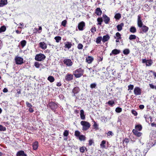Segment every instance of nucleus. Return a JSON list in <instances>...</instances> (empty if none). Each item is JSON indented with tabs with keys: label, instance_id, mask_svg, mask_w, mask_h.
I'll return each instance as SVG.
<instances>
[{
	"label": "nucleus",
	"instance_id": "nucleus-1",
	"mask_svg": "<svg viewBox=\"0 0 156 156\" xmlns=\"http://www.w3.org/2000/svg\"><path fill=\"white\" fill-rule=\"evenodd\" d=\"M84 70L79 68L73 72V74L76 78H80L83 75Z\"/></svg>",
	"mask_w": 156,
	"mask_h": 156
},
{
	"label": "nucleus",
	"instance_id": "nucleus-2",
	"mask_svg": "<svg viewBox=\"0 0 156 156\" xmlns=\"http://www.w3.org/2000/svg\"><path fill=\"white\" fill-rule=\"evenodd\" d=\"M80 124L83 126L82 129L83 131L87 130L90 127V123L87 121H82L81 122Z\"/></svg>",
	"mask_w": 156,
	"mask_h": 156
},
{
	"label": "nucleus",
	"instance_id": "nucleus-3",
	"mask_svg": "<svg viewBox=\"0 0 156 156\" xmlns=\"http://www.w3.org/2000/svg\"><path fill=\"white\" fill-rule=\"evenodd\" d=\"M46 58L45 55L42 54H39L36 55L35 59L36 60L41 61L44 60Z\"/></svg>",
	"mask_w": 156,
	"mask_h": 156
},
{
	"label": "nucleus",
	"instance_id": "nucleus-4",
	"mask_svg": "<svg viewBox=\"0 0 156 156\" xmlns=\"http://www.w3.org/2000/svg\"><path fill=\"white\" fill-rule=\"evenodd\" d=\"M48 106L51 108L54 112L58 106L57 104L53 102H49L48 104Z\"/></svg>",
	"mask_w": 156,
	"mask_h": 156
},
{
	"label": "nucleus",
	"instance_id": "nucleus-5",
	"mask_svg": "<svg viewBox=\"0 0 156 156\" xmlns=\"http://www.w3.org/2000/svg\"><path fill=\"white\" fill-rule=\"evenodd\" d=\"M140 33L143 34L147 32L149 29L148 27L145 25H144L142 27H140Z\"/></svg>",
	"mask_w": 156,
	"mask_h": 156
},
{
	"label": "nucleus",
	"instance_id": "nucleus-6",
	"mask_svg": "<svg viewBox=\"0 0 156 156\" xmlns=\"http://www.w3.org/2000/svg\"><path fill=\"white\" fill-rule=\"evenodd\" d=\"M85 24L84 22L81 21L78 24V28L79 30L82 31L85 28Z\"/></svg>",
	"mask_w": 156,
	"mask_h": 156
},
{
	"label": "nucleus",
	"instance_id": "nucleus-7",
	"mask_svg": "<svg viewBox=\"0 0 156 156\" xmlns=\"http://www.w3.org/2000/svg\"><path fill=\"white\" fill-rule=\"evenodd\" d=\"M16 64L18 65L22 64L23 63V58L17 56L15 58Z\"/></svg>",
	"mask_w": 156,
	"mask_h": 156
},
{
	"label": "nucleus",
	"instance_id": "nucleus-8",
	"mask_svg": "<svg viewBox=\"0 0 156 156\" xmlns=\"http://www.w3.org/2000/svg\"><path fill=\"white\" fill-rule=\"evenodd\" d=\"M134 93L136 95H140L141 93V90L139 87H136L134 90Z\"/></svg>",
	"mask_w": 156,
	"mask_h": 156
},
{
	"label": "nucleus",
	"instance_id": "nucleus-9",
	"mask_svg": "<svg viewBox=\"0 0 156 156\" xmlns=\"http://www.w3.org/2000/svg\"><path fill=\"white\" fill-rule=\"evenodd\" d=\"M150 137L151 138L152 140V145L154 142V141L156 140V132H153L151 133L150 135Z\"/></svg>",
	"mask_w": 156,
	"mask_h": 156
},
{
	"label": "nucleus",
	"instance_id": "nucleus-10",
	"mask_svg": "<svg viewBox=\"0 0 156 156\" xmlns=\"http://www.w3.org/2000/svg\"><path fill=\"white\" fill-rule=\"evenodd\" d=\"M143 24L141 20V17L140 15H139L138 16L137 19V25L139 27H142L143 26Z\"/></svg>",
	"mask_w": 156,
	"mask_h": 156
},
{
	"label": "nucleus",
	"instance_id": "nucleus-11",
	"mask_svg": "<svg viewBox=\"0 0 156 156\" xmlns=\"http://www.w3.org/2000/svg\"><path fill=\"white\" fill-rule=\"evenodd\" d=\"M63 62L65 65L68 66H71L73 64L72 62L70 59H65L64 60Z\"/></svg>",
	"mask_w": 156,
	"mask_h": 156
},
{
	"label": "nucleus",
	"instance_id": "nucleus-12",
	"mask_svg": "<svg viewBox=\"0 0 156 156\" xmlns=\"http://www.w3.org/2000/svg\"><path fill=\"white\" fill-rule=\"evenodd\" d=\"M73 75L71 74L67 73L65 77V79L67 81H69L73 79Z\"/></svg>",
	"mask_w": 156,
	"mask_h": 156
},
{
	"label": "nucleus",
	"instance_id": "nucleus-13",
	"mask_svg": "<svg viewBox=\"0 0 156 156\" xmlns=\"http://www.w3.org/2000/svg\"><path fill=\"white\" fill-rule=\"evenodd\" d=\"M39 47L43 50H45L47 48L46 44L44 42H40L39 44Z\"/></svg>",
	"mask_w": 156,
	"mask_h": 156
},
{
	"label": "nucleus",
	"instance_id": "nucleus-14",
	"mask_svg": "<svg viewBox=\"0 0 156 156\" xmlns=\"http://www.w3.org/2000/svg\"><path fill=\"white\" fill-rule=\"evenodd\" d=\"M144 117L146 121L148 123L152 122V118L149 115H144Z\"/></svg>",
	"mask_w": 156,
	"mask_h": 156
},
{
	"label": "nucleus",
	"instance_id": "nucleus-15",
	"mask_svg": "<svg viewBox=\"0 0 156 156\" xmlns=\"http://www.w3.org/2000/svg\"><path fill=\"white\" fill-rule=\"evenodd\" d=\"M104 21L105 23L107 24L109 23L110 21V18L107 16L106 15H103Z\"/></svg>",
	"mask_w": 156,
	"mask_h": 156
},
{
	"label": "nucleus",
	"instance_id": "nucleus-16",
	"mask_svg": "<svg viewBox=\"0 0 156 156\" xmlns=\"http://www.w3.org/2000/svg\"><path fill=\"white\" fill-rule=\"evenodd\" d=\"M93 60V58L90 56H88L86 58V62L89 64L91 63Z\"/></svg>",
	"mask_w": 156,
	"mask_h": 156
},
{
	"label": "nucleus",
	"instance_id": "nucleus-17",
	"mask_svg": "<svg viewBox=\"0 0 156 156\" xmlns=\"http://www.w3.org/2000/svg\"><path fill=\"white\" fill-rule=\"evenodd\" d=\"M132 132L137 137H140L142 135L141 133L138 132L135 129H133Z\"/></svg>",
	"mask_w": 156,
	"mask_h": 156
},
{
	"label": "nucleus",
	"instance_id": "nucleus-18",
	"mask_svg": "<svg viewBox=\"0 0 156 156\" xmlns=\"http://www.w3.org/2000/svg\"><path fill=\"white\" fill-rule=\"evenodd\" d=\"M120 52V51L119 50L117 49H114L113 50L111 53H110V55H116L119 54Z\"/></svg>",
	"mask_w": 156,
	"mask_h": 156
},
{
	"label": "nucleus",
	"instance_id": "nucleus-19",
	"mask_svg": "<svg viewBox=\"0 0 156 156\" xmlns=\"http://www.w3.org/2000/svg\"><path fill=\"white\" fill-rule=\"evenodd\" d=\"M110 38V37L108 34L104 36L102 38V41L103 42L105 43L108 41Z\"/></svg>",
	"mask_w": 156,
	"mask_h": 156
},
{
	"label": "nucleus",
	"instance_id": "nucleus-20",
	"mask_svg": "<svg viewBox=\"0 0 156 156\" xmlns=\"http://www.w3.org/2000/svg\"><path fill=\"white\" fill-rule=\"evenodd\" d=\"M80 117L81 119L84 120L85 119V115H84V112L83 110H80Z\"/></svg>",
	"mask_w": 156,
	"mask_h": 156
},
{
	"label": "nucleus",
	"instance_id": "nucleus-21",
	"mask_svg": "<svg viewBox=\"0 0 156 156\" xmlns=\"http://www.w3.org/2000/svg\"><path fill=\"white\" fill-rule=\"evenodd\" d=\"M33 149L34 150H37L38 147V144L37 141H35L32 144Z\"/></svg>",
	"mask_w": 156,
	"mask_h": 156
},
{
	"label": "nucleus",
	"instance_id": "nucleus-22",
	"mask_svg": "<svg viewBox=\"0 0 156 156\" xmlns=\"http://www.w3.org/2000/svg\"><path fill=\"white\" fill-rule=\"evenodd\" d=\"M65 47L66 48H68V49H69L71 48L72 46L71 43L69 42H66L65 43Z\"/></svg>",
	"mask_w": 156,
	"mask_h": 156
},
{
	"label": "nucleus",
	"instance_id": "nucleus-23",
	"mask_svg": "<svg viewBox=\"0 0 156 156\" xmlns=\"http://www.w3.org/2000/svg\"><path fill=\"white\" fill-rule=\"evenodd\" d=\"M16 156H27L25 154L24 152L23 151H21L17 152L16 154Z\"/></svg>",
	"mask_w": 156,
	"mask_h": 156
},
{
	"label": "nucleus",
	"instance_id": "nucleus-24",
	"mask_svg": "<svg viewBox=\"0 0 156 156\" xmlns=\"http://www.w3.org/2000/svg\"><path fill=\"white\" fill-rule=\"evenodd\" d=\"M80 89L78 87H76L73 89L72 92L75 94L78 93L80 91Z\"/></svg>",
	"mask_w": 156,
	"mask_h": 156
},
{
	"label": "nucleus",
	"instance_id": "nucleus-25",
	"mask_svg": "<svg viewBox=\"0 0 156 156\" xmlns=\"http://www.w3.org/2000/svg\"><path fill=\"white\" fill-rule=\"evenodd\" d=\"M124 26V24L123 23H121L119 24L117 26V30L119 31H120L122 30V27Z\"/></svg>",
	"mask_w": 156,
	"mask_h": 156
},
{
	"label": "nucleus",
	"instance_id": "nucleus-26",
	"mask_svg": "<svg viewBox=\"0 0 156 156\" xmlns=\"http://www.w3.org/2000/svg\"><path fill=\"white\" fill-rule=\"evenodd\" d=\"M7 0H0V3L1 7L7 5Z\"/></svg>",
	"mask_w": 156,
	"mask_h": 156
},
{
	"label": "nucleus",
	"instance_id": "nucleus-27",
	"mask_svg": "<svg viewBox=\"0 0 156 156\" xmlns=\"http://www.w3.org/2000/svg\"><path fill=\"white\" fill-rule=\"evenodd\" d=\"M95 12L97 15L100 16L101 14L102 11L100 8H98L96 9Z\"/></svg>",
	"mask_w": 156,
	"mask_h": 156
},
{
	"label": "nucleus",
	"instance_id": "nucleus-28",
	"mask_svg": "<svg viewBox=\"0 0 156 156\" xmlns=\"http://www.w3.org/2000/svg\"><path fill=\"white\" fill-rule=\"evenodd\" d=\"M106 143V141L105 140H102L100 144V146L101 148H106V146H105V144Z\"/></svg>",
	"mask_w": 156,
	"mask_h": 156
},
{
	"label": "nucleus",
	"instance_id": "nucleus-29",
	"mask_svg": "<svg viewBox=\"0 0 156 156\" xmlns=\"http://www.w3.org/2000/svg\"><path fill=\"white\" fill-rule=\"evenodd\" d=\"M136 29L134 26L131 27L130 28V31L133 33H134L136 32Z\"/></svg>",
	"mask_w": 156,
	"mask_h": 156
},
{
	"label": "nucleus",
	"instance_id": "nucleus-30",
	"mask_svg": "<svg viewBox=\"0 0 156 156\" xmlns=\"http://www.w3.org/2000/svg\"><path fill=\"white\" fill-rule=\"evenodd\" d=\"M135 128L136 130L140 131L142 129V126L140 124H138L135 126Z\"/></svg>",
	"mask_w": 156,
	"mask_h": 156
},
{
	"label": "nucleus",
	"instance_id": "nucleus-31",
	"mask_svg": "<svg viewBox=\"0 0 156 156\" xmlns=\"http://www.w3.org/2000/svg\"><path fill=\"white\" fill-rule=\"evenodd\" d=\"M48 80L50 82L52 83L55 81V78L52 76H49L48 78Z\"/></svg>",
	"mask_w": 156,
	"mask_h": 156
},
{
	"label": "nucleus",
	"instance_id": "nucleus-32",
	"mask_svg": "<svg viewBox=\"0 0 156 156\" xmlns=\"http://www.w3.org/2000/svg\"><path fill=\"white\" fill-rule=\"evenodd\" d=\"M121 17V14L119 13H116L114 16V18L116 20H119Z\"/></svg>",
	"mask_w": 156,
	"mask_h": 156
},
{
	"label": "nucleus",
	"instance_id": "nucleus-33",
	"mask_svg": "<svg viewBox=\"0 0 156 156\" xmlns=\"http://www.w3.org/2000/svg\"><path fill=\"white\" fill-rule=\"evenodd\" d=\"M78 138L80 141H84L86 139V137L83 135H80Z\"/></svg>",
	"mask_w": 156,
	"mask_h": 156
},
{
	"label": "nucleus",
	"instance_id": "nucleus-34",
	"mask_svg": "<svg viewBox=\"0 0 156 156\" xmlns=\"http://www.w3.org/2000/svg\"><path fill=\"white\" fill-rule=\"evenodd\" d=\"M107 103L109 105L112 107L114 106V105L115 104V101L113 100H112L111 101H108Z\"/></svg>",
	"mask_w": 156,
	"mask_h": 156
},
{
	"label": "nucleus",
	"instance_id": "nucleus-35",
	"mask_svg": "<svg viewBox=\"0 0 156 156\" xmlns=\"http://www.w3.org/2000/svg\"><path fill=\"white\" fill-rule=\"evenodd\" d=\"M61 37L59 36H56L54 38L56 42L57 43H58L61 40Z\"/></svg>",
	"mask_w": 156,
	"mask_h": 156
},
{
	"label": "nucleus",
	"instance_id": "nucleus-36",
	"mask_svg": "<svg viewBox=\"0 0 156 156\" xmlns=\"http://www.w3.org/2000/svg\"><path fill=\"white\" fill-rule=\"evenodd\" d=\"M102 40V37H98L96 40V42L97 44H100L101 41Z\"/></svg>",
	"mask_w": 156,
	"mask_h": 156
},
{
	"label": "nucleus",
	"instance_id": "nucleus-37",
	"mask_svg": "<svg viewBox=\"0 0 156 156\" xmlns=\"http://www.w3.org/2000/svg\"><path fill=\"white\" fill-rule=\"evenodd\" d=\"M152 62L151 60H147L146 63V65L147 66H150L151 65Z\"/></svg>",
	"mask_w": 156,
	"mask_h": 156
},
{
	"label": "nucleus",
	"instance_id": "nucleus-38",
	"mask_svg": "<svg viewBox=\"0 0 156 156\" xmlns=\"http://www.w3.org/2000/svg\"><path fill=\"white\" fill-rule=\"evenodd\" d=\"M22 48H23L26 45L27 42L25 40H23L20 42Z\"/></svg>",
	"mask_w": 156,
	"mask_h": 156
},
{
	"label": "nucleus",
	"instance_id": "nucleus-39",
	"mask_svg": "<svg viewBox=\"0 0 156 156\" xmlns=\"http://www.w3.org/2000/svg\"><path fill=\"white\" fill-rule=\"evenodd\" d=\"M116 37H115V38H117V40H119L121 38V35L120 34L119 32H117L116 34Z\"/></svg>",
	"mask_w": 156,
	"mask_h": 156
},
{
	"label": "nucleus",
	"instance_id": "nucleus-40",
	"mask_svg": "<svg viewBox=\"0 0 156 156\" xmlns=\"http://www.w3.org/2000/svg\"><path fill=\"white\" fill-rule=\"evenodd\" d=\"M6 28L5 26H3L0 28V33L5 31Z\"/></svg>",
	"mask_w": 156,
	"mask_h": 156
},
{
	"label": "nucleus",
	"instance_id": "nucleus-41",
	"mask_svg": "<svg viewBox=\"0 0 156 156\" xmlns=\"http://www.w3.org/2000/svg\"><path fill=\"white\" fill-rule=\"evenodd\" d=\"M85 150L87 151V149L86 148L84 147H82L80 148V151L81 153L84 152Z\"/></svg>",
	"mask_w": 156,
	"mask_h": 156
},
{
	"label": "nucleus",
	"instance_id": "nucleus-42",
	"mask_svg": "<svg viewBox=\"0 0 156 156\" xmlns=\"http://www.w3.org/2000/svg\"><path fill=\"white\" fill-rule=\"evenodd\" d=\"M136 38V36L134 35H131L129 36V39L131 40L135 39Z\"/></svg>",
	"mask_w": 156,
	"mask_h": 156
},
{
	"label": "nucleus",
	"instance_id": "nucleus-43",
	"mask_svg": "<svg viewBox=\"0 0 156 156\" xmlns=\"http://www.w3.org/2000/svg\"><path fill=\"white\" fill-rule=\"evenodd\" d=\"M69 134V131L67 130H65L63 133V135L65 137H67Z\"/></svg>",
	"mask_w": 156,
	"mask_h": 156
},
{
	"label": "nucleus",
	"instance_id": "nucleus-44",
	"mask_svg": "<svg viewBox=\"0 0 156 156\" xmlns=\"http://www.w3.org/2000/svg\"><path fill=\"white\" fill-rule=\"evenodd\" d=\"M130 51L129 49H124L123 51V53L125 55H127L129 53Z\"/></svg>",
	"mask_w": 156,
	"mask_h": 156
},
{
	"label": "nucleus",
	"instance_id": "nucleus-45",
	"mask_svg": "<svg viewBox=\"0 0 156 156\" xmlns=\"http://www.w3.org/2000/svg\"><path fill=\"white\" fill-rule=\"evenodd\" d=\"M97 21L98 22V25H101L103 21L102 19L101 18H98L97 19Z\"/></svg>",
	"mask_w": 156,
	"mask_h": 156
},
{
	"label": "nucleus",
	"instance_id": "nucleus-46",
	"mask_svg": "<svg viewBox=\"0 0 156 156\" xmlns=\"http://www.w3.org/2000/svg\"><path fill=\"white\" fill-rule=\"evenodd\" d=\"M93 126L94 128V129H97V130L98 129V125L94 121V124L93 125Z\"/></svg>",
	"mask_w": 156,
	"mask_h": 156
},
{
	"label": "nucleus",
	"instance_id": "nucleus-47",
	"mask_svg": "<svg viewBox=\"0 0 156 156\" xmlns=\"http://www.w3.org/2000/svg\"><path fill=\"white\" fill-rule=\"evenodd\" d=\"M80 133L78 131H76L75 132V135L77 137H79L80 135Z\"/></svg>",
	"mask_w": 156,
	"mask_h": 156
},
{
	"label": "nucleus",
	"instance_id": "nucleus-48",
	"mask_svg": "<svg viewBox=\"0 0 156 156\" xmlns=\"http://www.w3.org/2000/svg\"><path fill=\"white\" fill-rule=\"evenodd\" d=\"M91 32L92 34H94L95 32L96 31V29L95 27H93L91 29Z\"/></svg>",
	"mask_w": 156,
	"mask_h": 156
},
{
	"label": "nucleus",
	"instance_id": "nucleus-49",
	"mask_svg": "<svg viewBox=\"0 0 156 156\" xmlns=\"http://www.w3.org/2000/svg\"><path fill=\"white\" fill-rule=\"evenodd\" d=\"M115 111L117 112L120 113L122 111V109L121 108L117 107L116 108Z\"/></svg>",
	"mask_w": 156,
	"mask_h": 156
},
{
	"label": "nucleus",
	"instance_id": "nucleus-50",
	"mask_svg": "<svg viewBox=\"0 0 156 156\" xmlns=\"http://www.w3.org/2000/svg\"><path fill=\"white\" fill-rule=\"evenodd\" d=\"M6 130V128L2 125H0V131H4Z\"/></svg>",
	"mask_w": 156,
	"mask_h": 156
},
{
	"label": "nucleus",
	"instance_id": "nucleus-51",
	"mask_svg": "<svg viewBox=\"0 0 156 156\" xmlns=\"http://www.w3.org/2000/svg\"><path fill=\"white\" fill-rule=\"evenodd\" d=\"M128 90H132L134 87V86L133 85L130 84L128 85Z\"/></svg>",
	"mask_w": 156,
	"mask_h": 156
},
{
	"label": "nucleus",
	"instance_id": "nucleus-52",
	"mask_svg": "<svg viewBox=\"0 0 156 156\" xmlns=\"http://www.w3.org/2000/svg\"><path fill=\"white\" fill-rule=\"evenodd\" d=\"M67 22V21L66 20H64L62 22L61 24L63 27H65L66 26Z\"/></svg>",
	"mask_w": 156,
	"mask_h": 156
},
{
	"label": "nucleus",
	"instance_id": "nucleus-53",
	"mask_svg": "<svg viewBox=\"0 0 156 156\" xmlns=\"http://www.w3.org/2000/svg\"><path fill=\"white\" fill-rule=\"evenodd\" d=\"M40 65L41 64H39L37 62H36L34 63V66L37 68H39L40 67Z\"/></svg>",
	"mask_w": 156,
	"mask_h": 156
},
{
	"label": "nucleus",
	"instance_id": "nucleus-54",
	"mask_svg": "<svg viewBox=\"0 0 156 156\" xmlns=\"http://www.w3.org/2000/svg\"><path fill=\"white\" fill-rule=\"evenodd\" d=\"M26 105L27 107L30 108L32 107V105L29 102L27 101L26 102Z\"/></svg>",
	"mask_w": 156,
	"mask_h": 156
},
{
	"label": "nucleus",
	"instance_id": "nucleus-55",
	"mask_svg": "<svg viewBox=\"0 0 156 156\" xmlns=\"http://www.w3.org/2000/svg\"><path fill=\"white\" fill-rule=\"evenodd\" d=\"M83 45L82 44H81L80 43L78 44V46H77V48H78V49H82L83 48Z\"/></svg>",
	"mask_w": 156,
	"mask_h": 156
},
{
	"label": "nucleus",
	"instance_id": "nucleus-56",
	"mask_svg": "<svg viewBox=\"0 0 156 156\" xmlns=\"http://www.w3.org/2000/svg\"><path fill=\"white\" fill-rule=\"evenodd\" d=\"M94 143V141L92 139H90L89 141V145L91 146L92 144Z\"/></svg>",
	"mask_w": 156,
	"mask_h": 156
},
{
	"label": "nucleus",
	"instance_id": "nucleus-57",
	"mask_svg": "<svg viewBox=\"0 0 156 156\" xmlns=\"http://www.w3.org/2000/svg\"><path fill=\"white\" fill-rule=\"evenodd\" d=\"M149 86L151 88L156 90V86H154L152 84H150Z\"/></svg>",
	"mask_w": 156,
	"mask_h": 156
},
{
	"label": "nucleus",
	"instance_id": "nucleus-58",
	"mask_svg": "<svg viewBox=\"0 0 156 156\" xmlns=\"http://www.w3.org/2000/svg\"><path fill=\"white\" fill-rule=\"evenodd\" d=\"M113 135V133H112V131H109L107 133V135L108 136H112Z\"/></svg>",
	"mask_w": 156,
	"mask_h": 156
},
{
	"label": "nucleus",
	"instance_id": "nucleus-59",
	"mask_svg": "<svg viewBox=\"0 0 156 156\" xmlns=\"http://www.w3.org/2000/svg\"><path fill=\"white\" fill-rule=\"evenodd\" d=\"M96 86V84L95 83H92L90 84V87L91 88H95Z\"/></svg>",
	"mask_w": 156,
	"mask_h": 156
},
{
	"label": "nucleus",
	"instance_id": "nucleus-60",
	"mask_svg": "<svg viewBox=\"0 0 156 156\" xmlns=\"http://www.w3.org/2000/svg\"><path fill=\"white\" fill-rule=\"evenodd\" d=\"M129 142V140L128 138H125L124 140L123 141V143H125L126 144H127Z\"/></svg>",
	"mask_w": 156,
	"mask_h": 156
},
{
	"label": "nucleus",
	"instance_id": "nucleus-61",
	"mask_svg": "<svg viewBox=\"0 0 156 156\" xmlns=\"http://www.w3.org/2000/svg\"><path fill=\"white\" fill-rule=\"evenodd\" d=\"M132 113L135 116H136L137 115V112L135 110H132Z\"/></svg>",
	"mask_w": 156,
	"mask_h": 156
},
{
	"label": "nucleus",
	"instance_id": "nucleus-62",
	"mask_svg": "<svg viewBox=\"0 0 156 156\" xmlns=\"http://www.w3.org/2000/svg\"><path fill=\"white\" fill-rule=\"evenodd\" d=\"M28 111L30 113H32L34 111V109L32 108V107L29 108L28 109Z\"/></svg>",
	"mask_w": 156,
	"mask_h": 156
},
{
	"label": "nucleus",
	"instance_id": "nucleus-63",
	"mask_svg": "<svg viewBox=\"0 0 156 156\" xmlns=\"http://www.w3.org/2000/svg\"><path fill=\"white\" fill-rule=\"evenodd\" d=\"M94 69H93L92 70H91V71H90L91 76H93V75L94 74Z\"/></svg>",
	"mask_w": 156,
	"mask_h": 156
},
{
	"label": "nucleus",
	"instance_id": "nucleus-64",
	"mask_svg": "<svg viewBox=\"0 0 156 156\" xmlns=\"http://www.w3.org/2000/svg\"><path fill=\"white\" fill-rule=\"evenodd\" d=\"M144 106L142 105H140L139 106V108L140 109H144Z\"/></svg>",
	"mask_w": 156,
	"mask_h": 156
}]
</instances>
